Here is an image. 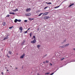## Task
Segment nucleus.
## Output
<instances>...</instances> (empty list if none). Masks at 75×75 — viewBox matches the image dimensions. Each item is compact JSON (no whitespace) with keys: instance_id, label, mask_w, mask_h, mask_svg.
Segmentation results:
<instances>
[{"instance_id":"nucleus-11","label":"nucleus","mask_w":75,"mask_h":75,"mask_svg":"<svg viewBox=\"0 0 75 75\" xmlns=\"http://www.w3.org/2000/svg\"><path fill=\"white\" fill-rule=\"evenodd\" d=\"M66 46H64V45H63L62 46H61L59 47L61 48H64V47H65Z\"/></svg>"},{"instance_id":"nucleus-46","label":"nucleus","mask_w":75,"mask_h":75,"mask_svg":"<svg viewBox=\"0 0 75 75\" xmlns=\"http://www.w3.org/2000/svg\"><path fill=\"white\" fill-rule=\"evenodd\" d=\"M5 68H6V69H7V67H6Z\"/></svg>"},{"instance_id":"nucleus-31","label":"nucleus","mask_w":75,"mask_h":75,"mask_svg":"<svg viewBox=\"0 0 75 75\" xmlns=\"http://www.w3.org/2000/svg\"><path fill=\"white\" fill-rule=\"evenodd\" d=\"M9 17V15H7V16L6 17Z\"/></svg>"},{"instance_id":"nucleus-10","label":"nucleus","mask_w":75,"mask_h":75,"mask_svg":"<svg viewBox=\"0 0 75 75\" xmlns=\"http://www.w3.org/2000/svg\"><path fill=\"white\" fill-rule=\"evenodd\" d=\"M9 14H12L13 15H14L15 14V13L14 12H9Z\"/></svg>"},{"instance_id":"nucleus-44","label":"nucleus","mask_w":75,"mask_h":75,"mask_svg":"<svg viewBox=\"0 0 75 75\" xmlns=\"http://www.w3.org/2000/svg\"><path fill=\"white\" fill-rule=\"evenodd\" d=\"M73 62H75V59H74V61H73Z\"/></svg>"},{"instance_id":"nucleus-33","label":"nucleus","mask_w":75,"mask_h":75,"mask_svg":"<svg viewBox=\"0 0 75 75\" xmlns=\"http://www.w3.org/2000/svg\"><path fill=\"white\" fill-rule=\"evenodd\" d=\"M47 55V54H46L44 56V57H46Z\"/></svg>"},{"instance_id":"nucleus-3","label":"nucleus","mask_w":75,"mask_h":75,"mask_svg":"<svg viewBox=\"0 0 75 75\" xmlns=\"http://www.w3.org/2000/svg\"><path fill=\"white\" fill-rule=\"evenodd\" d=\"M31 8H28L26 9V11L27 12H29L31 11Z\"/></svg>"},{"instance_id":"nucleus-9","label":"nucleus","mask_w":75,"mask_h":75,"mask_svg":"<svg viewBox=\"0 0 75 75\" xmlns=\"http://www.w3.org/2000/svg\"><path fill=\"white\" fill-rule=\"evenodd\" d=\"M25 56V54H24L23 55H21V57H20L21 59H23L24 58V57Z\"/></svg>"},{"instance_id":"nucleus-5","label":"nucleus","mask_w":75,"mask_h":75,"mask_svg":"<svg viewBox=\"0 0 75 75\" xmlns=\"http://www.w3.org/2000/svg\"><path fill=\"white\" fill-rule=\"evenodd\" d=\"M66 40H67V39L65 38V40H64V41H63V42H62L61 44H63V43H65V42H66Z\"/></svg>"},{"instance_id":"nucleus-49","label":"nucleus","mask_w":75,"mask_h":75,"mask_svg":"<svg viewBox=\"0 0 75 75\" xmlns=\"http://www.w3.org/2000/svg\"><path fill=\"white\" fill-rule=\"evenodd\" d=\"M11 67H12V66H11Z\"/></svg>"},{"instance_id":"nucleus-50","label":"nucleus","mask_w":75,"mask_h":75,"mask_svg":"<svg viewBox=\"0 0 75 75\" xmlns=\"http://www.w3.org/2000/svg\"><path fill=\"white\" fill-rule=\"evenodd\" d=\"M38 29V31H39V28Z\"/></svg>"},{"instance_id":"nucleus-22","label":"nucleus","mask_w":75,"mask_h":75,"mask_svg":"<svg viewBox=\"0 0 75 75\" xmlns=\"http://www.w3.org/2000/svg\"><path fill=\"white\" fill-rule=\"evenodd\" d=\"M32 39H35V35H34L33 36V38H32Z\"/></svg>"},{"instance_id":"nucleus-18","label":"nucleus","mask_w":75,"mask_h":75,"mask_svg":"<svg viewBox=\"0 0 75 75\" xmlns=\"http://www.w3.org/2000/svg\"><path fill=\"white\" fill-rule=\"evenodd\" d=\"M8 53L9 54H10V55H11L12 54V52L10 51H8Z\"/></svg>"},{"instance_id":"nucleus-24","label":"nucleus","mask_w":75,"mask_h":75,"mask_svg":"<svg viewBox=\"0 0 75 75\" xmlns=\"http://www.w3.org/2000/svg\"><path fill=\"white\" fill-rule=\"evenodd\" d=\"M24 43H25V42H24V41H23L22 43V45H23Z\"/></svg>"},{"instance_id":"nucleus-2","label":"nucleus","mask_w":75,"mask_h":75,"mask_svg":"<svg viewBox=\"0 0 75 75\" xmlns=\"http://www.w3.org/2000/svg\"><path fill=\"white\" fill-rule=\"evenodd\" d=\"M8 35L6 36H5V37L4 38V41L8 39Z\"/></svg>"},{"instance_id":"nucleus-7","label":"nucleus","mask_w":75,"mask_h":75,"mask_svg":"<svg viewBox=\"0 0 75 75\" xmlns=\"http://www.w3.org/2000/svg\"><path fill=\"white\" fill-rule=\"evenodd\" d=\"M19 30L21 31V33L22 32V31L23 30V28L22 27H19Z\"/></svg>"},{"instance_id":"nucleus-26","label":"nucleus","mask_w":75,"mask_h":75,"mask_svg":"<svg viewBox=\"0 0 75 75\" xmlns=\"http://www.w3.org/2000/svg\"><path fill=\"white\" fill-rule=\"evenodd\" d=\"M15 11H18V9H16V10H15Z\"/></svg>"},{"instance_id":"nucleus-27","label":"nucleus","mask_w":75,"mask_h":75,"mask_svg":"<svg viewBox=\"0 0 75 75\" xmlns=\"http://www.w3.org/2000/svg\"><path fill=\"white\" fill-rule=\"evenodd\" d=\"M30 34V37H31V35H32V33H30L29 34Z\"/></svg>"},{"instance_id":"nucleus-29","label":"nucleus","mask_w":75,"mask_h":75,"mask_svg":"<svg viewBox=\"0 0 75 75\" xmlns=\"http://www.w3.org/2000/svg\"><path fill=\"white\" fill-rule=\"evenodd\" d=\"M21 21V20H18V22H20Z\"/></svg>"},{"instance_id":"nucleus-51","label":"nucleus","mask_w":75,"mask_h":75,"mask_svg":"<svg viewBox=\"0 0 75 75\" xmlns=\"http://www.w3.org/2000/svg\"><path fill=\"white\" fill-rule=\"evenodd\" d=\"M23 67H22V69H23Z\"/></svg>"},{"instance_id":"nucleus-34","label":"nucleus","mask_w":75,"mask_h":75,"mask_svg":"<svg viewBox=\"0 0 75 75\" xmlns=\"http://www.w3.org/2000/svg\"><path fill=\"white\" fill-rule=\"evenodd\" d=\"M30 28H28V30H27V31H28V30H29L30 29Z\"/></svg>"},{"instance_id":"nucleus-21","label":"nucleus","mask_w":75,"mask_h":75,"mask_svg":"<svg viewBox=\"0 0 75 75\" xmlns=\"http://www.w3.org/2000/svg\"><path fill=\"white\" fill-rule=\"evenodd\" d=\"M60 6H56V7H55V8H58L60 6Z\"/></svg>"},{"instance_id":"nucleus-4","label":"nucleus","mask_w":75,"mask_h":75,"mask_svg":"<svg viewBox=\"0 0 75 75\" xmlns=\"http://www.w3.org/2000/svg\"><path fill=\"white\" fill-rule=\"evenodd\" d=\"M49 18H50V17L49 16H47L44 17H43V19L45 20Z\"/></svg>"},{"instance_id":"nucleus-41","label":"nucleus","mask_w":75,"mask_h":75,"mask_svg":"<svg viewBox=\"0 0 75 75\" xmlns=\"http://www.w3.org/2000/svg\"><path fill=\"white\" fill-rule=\"evenodd\" d=\"M73 50H74V51H75V48L73 49Z\"/></svg>"},{"instance_id":"nucleus-14","label":"nucleus","mask_w":75,"mask_h":75,"mask_svg":"<svg viewBox=\"0 0 75 75\" xmlns=\"http://www.w3.org/2000/svg\"><path fill=\"white\" fill-rule=\"evenodd\" d=\"M18 20L16 19H15V21H14V22H15V23H16L17 22H18Z\"/></svg>"},{"instance_id":"nucleus-8","label":"nucleus","mask_w":75,"mask_h":75,"mask_svg":"<svg viewBox=\"0 0 75 75\" xmlns=\"http://www.w3.org/2000/svg\"><path fill=\"white\" fill-rule=\"evenodd\" d=\"M31 15V14L30 13H27L25 14V15L27 16H30Z\"/></svg>"},{"instance_id":"nucleus-28","label":"nucleus","mask_w":75,"mask_h":75,"mask_svg":"<svg viewBox=\"0 0 75 75\" xmlns=\"http://www.w3.org/2000/svg\"><path fill=\"white\" fill-rule=\"evenodd\" d=\"M64 58H61V61L63 60Z\"/></svg>"},{"instance_id":"nucleus-6","label":"nucleus","mask_w":75,"mask_h":75,"mask_svg":"<svg viewBox=\"0 0 75 75\" xmlns=\"http://www.w3.org/2000/svg\"><path fill=\"white\" fill-rule=\"evenodd\" d=\"M48 13V12H46L44 13L43 14H42V16H46L47 15Z\"/></svg>"},{"instance_id":"nucleus-16","label":"nucleus","mask_w":75,"mask_h":75,"mask_svg":"<svg viewBox=\"0 0 75 75\" xmlns=\"http://www.w3.org/2000/svg\"><path fill=\"white\" fill-rule=\"evenodd\" d=\"M44 14V13H40V14H39V15H38V16L40 17V16H41V15H42V14Z\"/></svg>"},{"instance_id":"nucleus-45","label":"nucleus","mask_w":75,"mask_h":75,"mask_svg":"<svg viewBox=\"0 0 75 75\" xmlns=\"http://www.w3.org/2000/svg\"><path fill=\"white\" fill-rule=\"evenodd\" d=\"M7 71H8V70H7Z\"/></svg>"},{"instance_id":"nucleus-48","label":"nucleus","mask_w":75,"mask_h":75,"mask_svg":"<svg viewBox=\"0 0 75 75\" xmlns=\"http://www.w3.org/2000/svg\"><path fill=\"white\" fill-rule=\"evenodd\" d=\"M34 20V18H32V20Z\"/></svg>"},{"instance_id":"nucleus-30","label":"nucleus","mask_w":75,"mask_h":75,"mask_svg":"<svg viewBox=\"0 0 75 75\" xmlns=\"http://www.w3.org/2000/svg\"><path fill=\"white\" fill-rule=\"evenodd\" d=\"M6 56H7V57H8L9 58V56L8 55V54H7Z\"/></svg>"},{"instance_id":"nucleus-38","label":"nucleus","mask_w":75,"mask_h":75,"mask_svg":"<svg viewBox=\"0 0 75 75\" xmlns=\"http://www.w3.org/2000/svg\"><path fill=\"white\" fill-rule=\"evenodd\" d=\"M54 73H52V74H51L50 75H52L54 74Z\"/></svg>"},{"instance_id":"nucleus-47","label":"nucleus","mask_w":75,"mask_h":75,"mask_svg":"<svg viewBox=\"0 0 75 75\" xmlns=\"http://www.w3.org/2000/svg\"><path fill=\"white\" fill-rule=\"evenodd\" d=\"M16 69H18V68H16Z\"/></svg>"},{"instance_id":"nucleus-43","label":"nucleus","mask_w":75,"mask_h":75,"mask_svg":"<svg viewBox=\"0 0 75 75\" xmlns=\"http://www.w3.org/2000/svg\"><path fill=\"white\" fill-rule=\"evenodd\" d=\"M50 65L51 66H52V64L50 63Z\"/></svg>"},{"instance_id":"nucleus-36","label":"nucleus","mask_w":75,"mask_h":75,"mask_svg":"<svg viewBox=\"0 0 75 75\" xmlns=\"http://www.w3.org/2000/svg\"><path fill=\"white\" fill-rule=\"evenodd\" d=\"M48 8V7H46L45 8H44V9H45L46 8Z\"/></svg>"},{"instance_id":"nucleus-40","label":"nucleus","mask_w":75,"mask_h":75,"mask_svg":"<svg viewBox=\"0 0 75 75\" xmlns=\"http://www.w3.org/2000/svg\"><path fill=\"white\" fill-rule=\"evenodd\" d=\"M37 74H38V75H40L39 73H38Z\"/></svg>"},{"instance_id":"nucleus-12","label":"nucleus","mask_w":75,"mask_h":75,"mask_svg":"<svg viewBox=\"0 0 75 75\" xmlns=\"http://www.w3.org/2000/svg\"><path fill=\"white\" fill-rule=\"evenodd\" d=\"M69 44H67L66 45H64V46H65V47H68Z\"/></svg>"},{"instance_id":"nucleus-1","label":"nucleus","mask_w":75,"mask_h":75,"mask_svg":"<svg viewBox=\"0 0 75 75\" xmlns=\"http://www.w3.org/2000/svg\"><path fill=\"white\" fill-rule=\"evenodd\" d=\"M36 42V40L35 39L33 40V41H31L30 42V43H31L34 44V43H35Z\"/></svg>"},{"instance_id":"nucleus-23","label":"nucleus","mask_w":75,"mask_h":75,"mask_svg":"<svg viewBox=\"0 0 75 75\" xmlns=\"http://www.w3.org/2000/svg\"><path fill=\"white\" fill-rule=\"evenodd\" d=\"M40 12V11L39 10H38V11H37L36 12L38 13Z\"/></svg>"},{"instance_id":"nucleus-39","label":"nucleus","mask_w":75,"mask_h":75,"mask_svg":"<svg viewBox=\"0 0 75 75\" xmlns=\"http://www.w3.org/2000/svg\"><path fill=\"white\" fill-rule=\"evenodd\" d=\"M43 63H44V64H45V63H46V62H43Z\"/></svg>"},{"instance_id":"nucleus-19","label":"nucleus","mask_w":75,"mask_h":75,"mask_svg":"<svg viewBox=\"0 0 75 75\" xmlns=\"http://www.w3.org/2000/svg\"><path fill=\"white\" fill-rule=\"evenodd\" d=\"M40 45H37V47H38V48H39V47H40Z\"/></svg>"},{"instance_id":"nucleus-32","label":"nucleus","mask_w":75,"mask_h":75,"mask_svg":"<svg viewBox=\"0 0 75 75\" xmlns=\"http://www.w3.org/2000/svg\"><path fill=\"white\" fill-rule=\"evenodd\" d=\"M50 74V73H45V74Z\"/></svg>"},{"instance_id":"nucleus-13","label":"nucleus","mask_w":75,"mask_h":75,"mask_svg":"<svg viewBox=\"0 0 75 75\" xmlns=\"http://www.w3.org/2000/svg\"><path fill=\"white\" fill-rule=\"evenodd\" d=\"M74 5V3L70 5L69 6V7H71V6H72Z\"/></svg>"},{"instance_id":"nucleus-25","label":"nucleus","mask_w":75,"mask_h":75,"mask_svg":"<svg viewBox=\"0 0 75 75\" xmlns=\"http://www.w3.org/2000/svg\"><path fill=\"white\" fill-rule=\"evenodd\" d=\"M27 32H28L27 31H25L24 32V33H27Z\"/></svg>"},{"instance_id":"nucleus-17","label":"nucleus","mask_w":75,"mask_h":75,"mask_svg":"<svg viewBox=\"0 0 75 75\" xmlns=\"http://www.w3.org/2000/svg\"><path fill=\"white\" fill-rule=\"evenodd\" d=\"M3 25H4V26H5V25H6V23H5V22H3Z\"/></svg>"},{"instance_id":"nucleus-42","label":"nucleus","mask_w":75,"mask_h":75,"mask_svg":"<svg viewBox=\"0 0 75 75\" xmlns=\"http://www.w3.org/2000/svg\"><path fill=\"white\" fill-rule=\"evenodd\" d=\"M4 74V73L3 72H2V74H1L3 75Z\"/></svg>"},{"instance_id":"nucleus-20","label":"nucleus","mask_w":75,"mask_h":75,"mask_svg":"<svg viewBox=\"0 0 75 75\" xmlns=\"http://www.w3.org/2000/svg\"><path fill=\"white\" fill-rule=\"evenodd\" d=\"M13 26H12L11 27H9V29H11L12 28H13Z\"/></svg>"},{"instance_id":"nucleus-37","label":"nucleus","mask_w":75,"mask_h":75,"mask_svg":"<svg viewBox=\"0 0 75 75\" xmlns=\"http://www.w3.org/2000/svg\"><path fill=\"white\" fill-rule=\"evenodd\" d=\"M46 63H48L49 62V61H48L47 60L46 61Z\"/></svg>"},{"instance_id":"nucleus-15","label":"nucleus","mask_w":75,"mask_h":75,"mask_svg":"<svg viewBox=\"0 0 75 75\" xmlns=\"http://www.w3.org/2000/svg\"><path fill=\"white\" fill-rule=\"evenodd\" d=\"M46 3L47 4H52V3H51V2H46Z\"/></svg>"},{"instance_id":"nucleus-35","label":"nucleus","mask_w":75,"mask_h":75,"mask_svg":"<svg viewBox=\"0 0 75 75\" xmlns=\"http://www.w3.org/2000/svg\"><path fill=\"white\" fill-rule=\"evenodd\" d=\"M24 22H25L26 23L27 22V21L26 20H25Z\"/></svg>"}]
</instances>
